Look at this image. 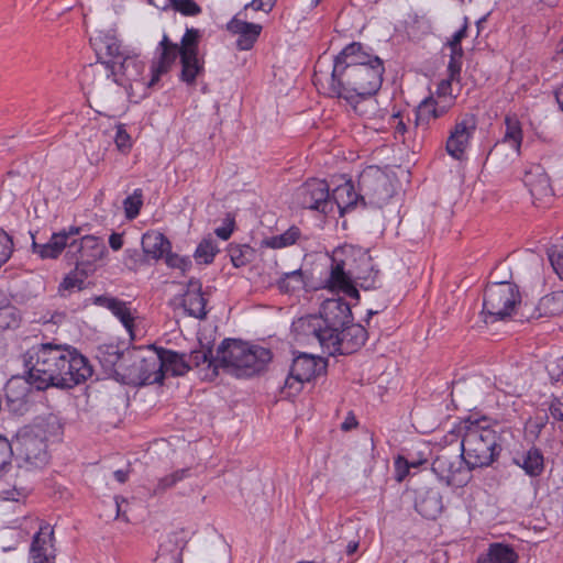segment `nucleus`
<instances>
[{
  "instance_id": "1",
  "label": "nucleus",
  "mask_w": 563,
  "mask_h": 563,
  "mask_svg": "<svg viewBox=\"0 0 563 563\" xmlns=\"http://www.w3.org/2000/svg\"><path fill=\"white\" fill-rule=\"evenodd\" d=\"M384 73L382 58L364 44L352 42L334 56L330 75L314 70L313 84L325 96L355 106L379 91Z\"/></svg>"
},
{
  "instance_id": "2",
  "label": "nucleus",
  "mask_w": 563,
  "mask_h": 563,
  "mask_svg": "<svg viewBox=\"0 0 563 563\" xmlns=\"http://www.w3.org/2000/svg\"><path fill=\"white\" fill-rule=\"evenodd\" d=\"M21 358L25 384L38 390L71 389L93 374L89 360L75 346L55 341L32 345Z\"/></svg>"
},
{
  "instance_id": "3",
  "label": "nucleus",
  "mask_w": 563,
  "mask_h": 563,
  "mask_svg": "<svg viewBox=\"0 0 563 563\" xmlns=\"http://www.w3.org/2000/svg\"><path fill=\"white\" fill-rule=\"evenodd\" d=\"M307 335H313L329 355H346L358 351L367 340V331L353 323L351 306L342 298L327 299L319 316H307L298 321Z\"/></svg>"
},
{
  "instance_id": "4",
  "label": "nucleus",
  "mask_w": 563,
  "mask_h": 563,
  "mask_svg": "<svg viewBox=\"0 0 563 563\" xmlns=\"http://www.w3.org/2000/svg\"><path fill=\"white\" fill-rule=\"evenodd\" d=\"M457 435L462 437V457L468 470L490 466L498 460L503 446L514 439L510 427L486 416L463 419L457 426Z\"/></svg>"
},
{
  "instance_id": "5",
  "label": "nucleus",
  "mask_w": 563,
  "mask_h": 563,
  "mask_svg": "<svg viewBox=\"0 0 563 563\" xmlns=\"http://www.w3.org/2000/svg\"><path fill=\"white\" fill-rule=\"evenodd\" d=\"M340 254L334 252L327 279V286L331 291L343 292L345 296L358 300L360 292L353 284V278L360 282V286L364 290L377 287L379 272L374 268L371 256L365 253L361 254L360 264L356 271H353L351 268V256L341 258Z\"/></svg>"
},
{
  "instance_id": "6",
  "label": "nucleus",
  "mask_w": 563,
  "mask_h": 563,
  "mask_svg": "<svg viewBox=\"0 0 563 563\" xmlns=\"http://www.w3.org/2000/svg\"><path fill=\"white\" fill-rule=\"evenodd\" d=\"M520 302L521 295L516 284L510 282L488 284L483 296L484 321L493 323L508 320Z\"/></svg>"
},
{
  "instance_id": "7",
  "label": "nucleus",
  "mask_w": 563,
  "mask_h": 563,
  "mask_svg": "<svg viewBox=\"0 0 563 563\" xmlns=\"http://www.w3.org/2000/svg\"><path fill=\"white\" fill-rule=\"evenodd\" d=\"M120 383L131 386L161 384L163 374L158 369V357L154 351L133 347L125 352Z\"/></svg>"
},
{
  "instance_id": "8",
  "label": "nucleus",
  "mask_w": 563,
  "mask_h": 563,
  "mask_svg": "<svg viewBox=\"0 0 563 563\" xmlns=\"http://www.w3.org/2000/svg\"><path fill=\"white\" fill-rule=\"evenodd\" d=\"M327 366L325 358L300 353L292 360L289 374L280 389L282 396L286 399L296 397L302 390L305 383L324 375Z\"/></svg>"
},
{
  "instance_id": "9",
  "label": "nucleus",
  "mask_w": 563,
  "mask_h": 563,
  "mask_svg": "<svg viewBox=\"0 0 563 563\" xmlns=\"http://www.w3.org/2000/svg\"><path fill=\"white\" fill-rule=\"evenodd\" d=\"M358 189L362 191V206L382 208L394 196L389 177L379 168L369 166L358 176Z\"/></svg>"
},
{
  "instance_id": "10",
  "label": "nucleus",
  "mask_w": 563,
  "mask_h": 563,
  "mask_svg": "<svg viewBox=\"0 0 563 563\" xmlns=\"http://www.w3.org/2000/svg\"><path fill=\"white\" fill-rule=\"evenodd\" d=\"M295 200L299 207L318 211L324 216L333 211V201L325 180L308 179L297 188Z\"/></svg>"
},
{
  "instance_id": "11",
  "label": "nucleus",
  "mask_w": 563,
  "mask_h": 563,
  "mask_svg": "<svg viewBox=\"0 0 563 563\" xmlns=\"http://www.w3.org/2000/svg\"><path fill=\"white\" fill-rule=\"evenodd\" d=\"M432 472L448 486L463 487L470 481V471L462 453L459 455L443 452L432 462Z\"/></svg>"
},
{
  "instance_id": "12",
  "label": "nucleus",
  "mask_w": 563,
  "mask_h": 563,
  "mask_svg": "<svg viewBox=\"0 0 563 563\" xmlns=\"http://www.w3.org/2000/svg\"><path fill=\"white\" fill-rule=\"evenodd\" d=\"M12 446L18 455L26 463L40 467L48 461L46 441L37 435L30 427H24L16 432Z\"/></svg>"
},
{
  "instance_id": "13",
  "label": "nucleus",
  "mask_w": 563,
  "mask_h": 563,
  "mask_svg": "<svg viewBox=\"0 0 563 563\" xmlns=\"http://www.w3.org/2000/svg\"><path fill=\"white\" fill-rule=\"evenodd\" d=\"M107 253L103 241L93 235H85L80 240H71L66 257L81 268L91 267Z\"/></svg>"
},
{
  "instance_id": "14",
  "label": "nucleus",
  "mask_w": 563,
  "mask_h": 563,
  "mask_svg": "<svg viewBox=\"0 0 563 563\" xmlns=\"http://www.w3.org/2000/svg\"><path fill=\"white\" fill-rule=\"evenodd\" d=\"M249 343L238 339H224L217 349L216 361L219 367L224 368L236 377H242V363L246 352H249Z\"/></svg>"
},
{
  "instance_id": "15",
  "label": "nucleus",
  "mask_w": 563,
  "mask_h": 563,
  "mask_svg": "<svg viewBox=\"0 0 563 563\" xmlns=\"http://www.w3.org/2000/svg\"><path fill=\"white\" fill-rule=\"evenodd\" d=\"M476 130L474 115H466L455 123L446 141V151L455 159H462L468 142Z\"/></svg>"
},
{
  "instance_id": "16",
  "label": "nucleus",
  "mask_w": 563,
  "mask_h": 563,
  "mask_svg": "<svg viewBox=\"0 0 563 563\" xmlns=\"http://www.w3.org/2000/svg\"><path fill=\"white\" fill-rule=\"evenodd\" d=\"M156 53L158 54V58L151 67L152 78L148 82L150 87L157 84L162 75L169 71L178 56L181 59L179 45L172 42L166 34L163 35L162 41L158 43Z\"/></svg>"
},
{
  "instance_id": "17",
  "label": "nucleus",
  "mask_w": 563,
  "mask_h": 563,
  "mask_svg": "<svg viewBox=\"0 0 563 563\" xmlns=\"http://www.w3.org/2000/svg\"><path fill=\"white\" fill-rule=\"evenodd\" d=\"M534 205H543L553 197L550 178L541 165H532L523 176Z\"/></svg>"
},
{
  "instance_id": "18",
  "label": "nucleus",
  "mask_w": 563,
  "mask_h": 563,
  "mask_svg": "<svg viewBox=\"0 0 563 563\" xmlns=\"http://www.w3.org/2000/svg\"><path fill=\"white\" fill-rule=\"evenodd\" d=\"M128 350L129 349H121L119 344H101L96 349L95 357L98 360L104 374L120 382L121 368H124L126 364L123 357Z\"/></svg>"
},
{
  "instance_id": "19",
  "label": "nucleus",
  "mask_w": 563,
  "mask_h": 563,
  "mask_svg": "<svg viewBox=\"0 0 563 563\" xmlns=\"http://www.w3.org/2000/svg\"><path fill=\"white\" fill-rule=\"evenodd\" d=\"M53 541V528L48 523L42 525L40 530L34 534L31 543V563H55Z\"/></svg>"
},
{
  "instance_id": "20",
  "label": "nucleus",
  "mask_w": 563,
  "mask_h": 563,
  "mask_svg": "<svg viewBox=\"0 0 563 563\" xmlns=\"http://www.w3.org/2000/svg\"><path fill=\"white\" fill-rule=\"evenodd\" d=\"M243 14V11H240L236 15H234L227 24V30L238 35L235 45L240 51H249L253 48L257 38L262 32V25L256 23L246 22L240 19V15Z\"/></svg>"
},
{
  "instance_id": "21",
  "label": "nucleus",
  "mask_w": 563,
  "mask_h": 563,
  "mask_svg": "<svg viewBox=\"0 0 563 563\" xmlns=\"http://www.w3.org/2000/svg\"><path fill=\"white\" fill-rule=\"evenodd\" d=\"M201 289L200 280L190 278L181 300V306L186 313L200 320L205 319L208 313L206 310L207 299L203 297Z\"/></svg>"
},
{
  "instance_id": "22",
  "label": "nucleus",
  "mask_w": 563,
  "mask_h": 563,
  "mask_svg": "<svg viewBox=\"0 0 563 563\" xmlns=\"http://www.w3.org/2000/svg\"><path fill=\"white\" fill-rule=\"evenodd\" d=\"M415 509L426 519H437L443 510L441 493L435 488L416 490Z\"/></svg>"
},
{
  "instance_id": "23",
  "label": "nucleus",
  "mask_w": 563,
  "mask_h": 563,
  "mask_svg": "<svg viewBox=\"0 0 563 563\" xmlns=\"http://www.w3.org/2000/svg\"><path fill=\"white\" fill-rule=\"evenodd\" d=\"M158 357V369L163 374L169 373L172 376H183L190 369L187 362V355L167 349H155Z\"/></svg>"
},
{
  "instance_id": "24",
  "label": "nucleus",
  "mask_w": 563,
  "mask_h": 563,
  "mask_svg": "<svg viewBox=\"0 0 563 563\" xmlns=\"http://www.w3.org/2000/svg\"><path fill=\"white\" fill-rule=\"evenodd\" d=\"M101 64L111 71L114 81L119 85H122V78H119V76L126 80H136L144 68L140 60L126 54L119 60H102Z\"/></svg>"
},
{
  "instance_id": "25",
  "label": "nucleus",
  "mask_w": 563,
  "mask_h": 563,
  "mask_svg": "<svg viewBox=\"0 0 563 563\" xmlns=\"http://www.w3.org/2000/svg\"><path fill=\"white\" fill-rule=\"evenodd\" d=\"M273 354L271 350L260 345H249L244 361L241 365L242 377H252L263 372L267 364L272 361Z\"/></svg>"
},
{
  "instance_id": "26",
  "label": "nucleus",
  "mask_w": 563,
  "mask_h": 563,
  "mask_svg": "<svg viewBox=\"0 0 563 563\" xmlns=\"http://www.w3.org/2000/svg\"><path fill=\"white\" fill-rule=\"evenodd\" d=\"M95 303L107 308L110 310L113 316H115L123 327L129 332L131 339L134 338L133 328H134V317L131 313V309L128 306V302L120 300L110 296H98L95 299Z\"/></svg>"
},
{
  "instance_id": "27",
  "label": "nucleus",
  "mask_w": 563,
  "mask_h": 563,
  "mask_svg": "<svg viewBox=\"0 0 563 563\" xmlns=\"http://www.w3.org/2000/svg\"><path fill=\"white\" fill-rule=\"evenodd\" d=\"M331 199L333 207L336 206L340 214L343 216L345 212L354 209L358 203L362 205V191L360 189L356 190L352 180H349L333 190Z\"/></svg>"
},
{
  "instance_id": "28",
  "label": "nucleus",
  "mask_w": 563,
  "mask_h": 563,
  "mask_svg": "<svg viewBox=\"0 0 563 563\" xmlns=\"http://www.w3.org/2000/svg\"><path fill=\"white\" fill-rule=\"evenodd\" d=\"M19 380H10L5 386V398L9 410L18 416H23L29 411V391L26 385L18 386Z\"/></svg>"
},
{
  "instance_id": "29",
  "label": "nucleus",
  "mask_w": 563,
  "mask_h": 563,
  "mask_svg": "<svg viewBox=\"0 0 563 563\" xmlns=\"http://www.w3.org/2000/svg\"><path fill=\"white\" fill-rule=\"evenodd\" d=\"M519 555L511 544L493 542L477 556L476 563H518Z\"/></svg>"
},
{
  "instance_id": "30",
  "label": "nucleus",
  "mask_w": 563,
  "mask_h": 563,
  "mask_svg": "<svg viewBox=\"0 0 563 563\" xmlns=\"http://www.w3.org/2000/svg\"><path fill=\"white\" fill-rule=\"evenodd\" d=\"M141 244L142 251L148 261H158L163 258L172 247L169 240L163 233L157 231H148L144 233Z\"/></svg>"
},
{
  "instance_id": "31",
  "label": "nucleus",
  "mask_w": 563,
  "mask_h": 563,
  "mask_svg": "<svg viewBox=\"0 0 563 563\" xmlns=\"http://www.w3.org/2000/svg\"><path fill=\"white\" fill-rule=\"evenodd\" d=\"M512 462L530 477L541 476L545 468L544 455L537 446H531L521 456L514 457Z\"/></svg>"
},
{
  "instance_id": "32",
  "label": "nucleus",
  "mask_w": 563,
  "mask_h": 563,
  "mask_svg": "<svg viewBox=\"0 0 563 563\" xmlns=\"http://www.w3.org/2000/svg\"><path fill=\"white\" fill-rule=\"evenodd\" d=\"M98 58H101V55L104 54L109 57L108 60H119L125 54L122 48L120 41L112 34H99L95 38L90 40Z\"/></svg>"
},
{
  "instance_id": "33",
  "label": "nucleus",
  "mask_w": 563,
  "mask_h": 563,
  "mask_svg": "<svg viewBox=\"0 0 563 563\" xmlns=\"http://www.w3.org/2000/svg\"><path fill=\"white\" fill-rule=\"evenodd\" d=\"M69 250V242L65 233H53L45 244L36 243L33 239L32 249L41 258H57L65 249Z\"/></svg>"
},
{
  "instance_id": "34",
  "label": "nucleus",
  "mask_w": 563,
  "mask_h": 563,
  "mask_svg": "<svg viewBox=\"0 0 563 563\" xmlns=\"http://www.w3.org/2000/svg\"><path fill=\"white\" fill-rule=\"evenodd\" d=\"M88 277V271L76 265L58 285L57 292L60 297H68L75 291L85 288V280Z\"/></svg>"
},
{
  "instance_id": "35",
  "label": "nucleus",
  "mask_w": 563,
  "mask_h": 563,
  "mask_svg": "<svg viewBox=\"0 0 563 563\" xmlns=\"http://www.w3.org/2000/svg\"><path fill=\"white\" fill-rule=\"evenodd\" d=\"M181 70L179 74L180 81L188 86H195L196 79L205 71V62L198 55L181 56Z\"/></svg>"
},
{
  "instance_id": "36",
  "label": "nucleus",
  "mask_w": 563,
  "mask_h": 563,
  "mask_svg": "<svg viewBox=\"0 0 563 563\" xmlns=\"http://www.w3.org/2000/svg\"><path fill=\"white\" fill-rule=\"evenodd\" d=\"M445 106H438L433 98L424 100L417 110V124H428L431 119L435 120L446 113Z\"/></svg>"
},
{
  "instance_id": "37",
  "label": "nucleus",
  "mask_w": 563,
  "mask_h": 563,
  "mask_svg": "<svg viewBox=\"0 0 563 563\" xmlns=\"http://www.w3.org/2000/svg\"><path fill=\"white\" fill-rule=\"evenodd\" d=\"M187 362L190 364V368L207 364L208 368H212L213 375L218 374L219 362L216 361V356L212 354L211 347H205L201 345L199 350L191 351Z\"/></svg>"
},
{
  "instance_id": "38",
  "label": "nucleus",
  "mask_w": 563,
  "mask_h": 563,
  "mask_svg": "<svg viewBox=\"0 0 563 563\" xmlns=\"http://www.w3.org/2000/svg\"><path fill=\"white\" fill-rule=\"evenodd\" d=\"M538 309L540 310V316H559L563 313V290H556L542 297Z\"/></svg>"
},
{
  "instance_id": "39",
  "label": "nucleus",
  "mask_w": 563,
  "mask_h": 563,
  "mask_svg": "<svg viewBox=\"0 0 563 563\" xmlns=\"http://www.w3.org/2000/svg\"><path fill=\"white\" fill-rule=\"evenodd\" d=\"M301 238V231L298 227L291 225L284 233L273 235L265 240V245L271 249H284L294 245Z\"/></svg>"
},
{
  "instance_id": "40",
  "label": "nucleus",
  "mask_w": 563,
  "mask_h": 563,
  "mask_svg": "<svg viewBox=\"0 0 563 563\" xmlns=\"http://www.w3.org/2000/svg\"><path fill=\"white\" fill-rule=\"evenodd\" d=\"M305 285L302 271L295 269L292 272L284 273L276 282L278 290L283 294L294 292Z\"/></svg>"
},
{
  "instance_id": "41",
  "label": "nucleus",
  "mask_w": 563,
  "mask_h": 563,
  "mask_svg": "<svg viewBox=\"0 0 563 563\" xmlns=\"http://www.w3.org/2000/svg\"><path fill=\"white\" fill-rule=\"evenodd\" d=\"M200 37V30L194 27L186 29V32L183 35L179 44L181 56L198 55Z\"/></svg>"
},
{
  "instance_id": "42",
  "label": "nucleus",
  "mask_w": 563,
  "mask_h": 563,
  "mask_svg": "<svg viewBox=\"0 0 563 563\" xmlns=\"http://www.w3.org/2000/svg\"><path fill=\"white\" fill-rule=\"evenodd\" d=\"M219 252L216 241L211 236L202 239L195 251V258L202 264H211Z\"/></svg>"
},
{
  "instance_id": "43",
  "label": "nucleus",
  "mask_w": 563,
  "mask_h": 563,
  "mask_svg": "<svg viewBox=\"0 0 563 563\" xmlns=\"http://www.w3.org/2000/svg\"><path fill=\"white\" fill-rule=\"evenodd\" d=\"M253 249L249 245L230 244L228 253L234 267L240 268L251 262Z\"/></svg>"
},
{
  "instance_id": "44",
  "label": "nucleus",
  "mask_w": 563,
  "mask_h": 563,
  "mask_svg": "<svg viewBox=\"0 0 563 563\" xmlns=\"http://www.w3.org/2000/svg\"><path fill=\"white\" fill-rule=\"evenodd\" d=\"M142 206H143V190L140 188H136L132 195L128 196L123 200L125 218L129 220L135 219L139 216Z\"/></svg>"
},
{
  "instance_id": "45",
  "label": "nucleus",
  "mask_w": 563,
  "mask_h": 563,
  "mask_svg": "<svg viewBox=\"0 0 563 563\" xmlns=\"http://www.w3.org/2000/svg\"><path fill=\"white\" fill-rule=\"evenodd\" d=\"M506 132L504 136L505 142H511L512 146L519 150L522 142V131L518 120L506 117Z\"/></svg>"
},
{
  "instance_id": "46",
  "label": "nucleus",
  "mask_w": 563,
  "mask_h": 563,
  "mask_svg": "<svg viewBox=\"0 0 563 563\" xmlns=\"http://www.w3.org/2000/svg\"><path fill=\"white\" fill-rule=\"evenodd\" d=\"M168 7L184 16H197L202 12L201 7L195 0H167Z\"/></svg>"
},
{
  "instance_id": "47",
  "label": "nucleus",
  "mask_w": 563,
  "mask_h": 563,
  "mask_svg": "<svg viewBox=\"0 0 563 563\" xmlns=\"http://www.w3.org/2000/svg\"><path fill=\"white\" fill-rule=\"evenodd\" d=\"M190 473V468H181L177 470L174 473L166 475L162 477L156 488L154 489L155 494H158L161 492H165L166 489L175 486L178 482L183 481L184 478L188 477Z\"/></svg>"
},
{
  "instance_id": "48",
  "label": "nucleus",
  "mask_w": 563,
  "mask_h": 563,
  "mask_svg": "<svg viewBox=\"0 0 563 563\" xmlns=\"http://www.w3.org/2000/svg\"><path fill=\"white\" fill-rule=\"evenodd\" d=\"M147 262L148 260L143 251L140 252L137 249H126L124 251L123 264L130 271H136Z\"/></svg>"
},
{
  "instance_id": "49",
  "label": "nucleus",
  "mask_w": 563,
  "mask_h": 563,
  "mask_svg": "<svg viewBox=\"0 0 563 563\" xmlns=\"http://www.w3.org/2000/svg\"><path fill=\"white\" fill-rule=\"evenodd\" d=\"M549 261L561 280H563V242L548 251Z\"/></svg>"
},
{
  "instance_id": "50",
  "label": "nucleus",
  "mask_w": 563,
  "mask_h": 563,
  "mask_svg": "<svg viewBox=\"0 0 563 563\" xmlns=\"http://www.w3.org/2000/svg\"><path fill=\"white\" fill-rule=\"evenodd\" d=\"M12 252V238L2 228H0V267L9 261Z\"/></svg>"
},
{
  "instance_id": "51",
  "label": "nucleus",
  "mask_w": 563,
  "mask_h": 563,
  "mask_svg": "<svg viewBox=\"0 0 563 563\" xmlns=\"http://www.w3.org/2000/svg\"><path fill=\"white\" fill-rule=\"evenodd\" d=\"M19 319L15 309L11 306L0 308V329L5 330L9 328L18 327Z\"/></svg>"
},
{
  "instance_id": "52",
  "label": "nucleus",
  "mask_w": 563,
  "mask_h": 563,
  "mask_svg": "<svg viewBox=\"0 0 563 563\" xmlns=\"http://www.w3.org/2000/svg\"><path fill=\"white\" fill-rule=\"evenodd\" d=\"M114 143L118 150L122 153H128L132 147V140L130 134L126 132L123 124L117 125V131L114 135Z\"/></svg>"
},
{
  "instance_id": "53",
  "label": "nucleus",
  "mask_w": 563,
  "mask_h": 563,
  "mask_svg": "<svg viewBox=\"0 0 563 563\" xmlns=\"http://www.w3.org/2000/svg\"><path fill=\"white\" fill-rule=\"evenodd\" d=\"M165 263L172 268H179L181 272H186L191 267V261L187 256H179L178 254L172 253L170 250L165 255Z\"/></svg>"
},
{
  "instance_id": "54",
  "label": "nucleus",
  "mask_w": 563,
  "mask_h": 563,
  "mask_svg": "<svg viewBox=\"0 0 563 563\" xmlns=\"http://www.w3.org/2000/svg\"><path fill=\"white\" fill-rule=\"evenodd\" d=\"M12 455V443L7 438L0 435V471L10 464Z\"/></svg>"
},
{
  "instance_id": "55",
  "label": "nucleus",
  "mask_w": 563,
  "mask_h": 563,
  "mask_svg": "<svg viewBox=\"0 0 563 563\" xmlns=\"http://www.w3.org/2000/svg\"><path fill=\"white\" fill-rule=\"evenodd\" d=\"M395 470H396V478L398 482L405 479V477L409 474L410 470V461L405 459L404 456H398L395 460Z\"/></svg>"
},
{
  "instance_id": "56",
  "label": "nucleus",
  "mask_w": 563,
  "mask_h": 563,
  "mask_svg": "<svg viewBox=\"0 0 563 563\" xmlns=\"http://www.w3.org/2000/svg\"><path fill=\"white\" fill-rule=\"evenodd\" d=\"M233 230H234V219L233 218H230L228 217L225 220H224V223L222 227L220 228H217L214 230V233L216 235L223 240V241H227L230 239V236L232 235L233 233Z\"/></svg>"
},
{
  "instance_id": "57",
  "label": "nucleus",
  "mask_w": 563,
  "mask_h": 563,
  "mask_svg": "<svg viewBox=\"0 0 563 563\" xmlns=\"http://www.w3.org/2000/svg\"><path fill=\"white\" fill-rule=\"evenodd\" d=\"M468 19L464 18V23L460 30H457L452 37L448 41V46L462 45V41L467 36Z\"/></svg>"
},
{
  "instance_id": "58",
  "label": "nucleus",
  "mask_w": 563,
  "mask_h": 563,
  "mask_svg": "<svg viewBox=\"0 0 563 563\" xmlns=\"http://www.w3.org/2000/svg\"><path fill=\"white\" fill-rule=\"evenodd\" d=\"M275 5L274 0H252L251 2L246 3L244 5V11L249 8H252L255 11H271L273 7Z\"/></svg>"
},
{
  "instance_id": "59",
  "label": "nucleus",
  "mask_w": 563,
  "mask_h": 563,
  "mask_svg": "<svg viewBox=\"0 0 563 563\" xmlns=\"http://www.w3.org/2000/svg\"><path fill=\"white\" fill-rule=\"evenodd\" d=\"M462 68V60L451 59L448 65L449 77L451 80L459 79Z\"/></svg>"
},
{
  "instance_id": "60",
  "label": "nucleus",
  "mask_w": 563,
  "mask_h": 563,
  "mask_svg": "<svg viewBox=\"0 0 563 563\" xmlns=\"http://www.w3.org/2000/svg\"><path fill=\"white\" fill-rule=\"evenodd\" d=\"M550 413L551 416L560 421H563V402L559 399H555L550 405Z\"/></svg>"
},
{
  "instance_id": "61",
  "label": "nucleus",
  "mask_w": 563,
  "mask_h": 563,
  "mask_svg": "<svg viewBox=\"0 0 563 563\" xmlns=\"http://www.w3.org/2000/svg\"><path fill=\"white\" fill-rule=\"evenodd\" d=\"M109 245L113 251H119L123 246L122 234L113 232L109 236Z\"/></svg>"
},
{
  "instance_id": "62",
  "label": "nucleus",
  "mask_w": 563,
  "mask_h": 563,
  "mask_svg": "<svg viewBox=\"0 0 563 563\" xmlns=\"http://www.w3.org/2000/svg\"><path fill=\"white\" fill-rule=\"evenodd\" d=\"M393 118L397 120L396 125H395V135H396V137L398 135H404L405 132L407 131L406 124L404 123V121L401 119H399V114L398 113L395 114Z\"/></svg>"
},
{
  "instance_id": "63",
  "label": "nucleus",
  "mask_w": 563,
  "mask_h": 563,
  "mask_svg": "<svg viewBox=\"0 0 563 563\" xmlns=\"http://www.w3.org/2000/svg\"><path fill=\"white\" fill-rule=\"evenodd\" d=\"M357 426V421L354 416H347L341 424L343 431H350Z\"/></svg>"
},
{
  "instance_id": "64",
  "label": "nucleus",
  "mask_w": 563,
  "mask_h": 563,
  "mask_svg": "<svg viewBox=\"0 0 563 563\" xmlns=\"http://www.w3.org/2000/svg\"><path fill=\"white\" fill-rule=\"evenodd\" d=\"M450 49H451V55H450V58L451 59H459V60H462V57L464 55V51L462 48V45H456V46H449Z\"/></svg>"
}]
</instances>
